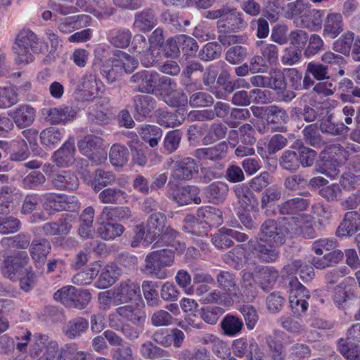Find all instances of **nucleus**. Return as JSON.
<instances>
[{"instance_id": "nucleus-15", "label": "nucleus", "mask_w": 360, "mask_h": 360, "mask_svg": "<svg viewBox=\"0 0 360 360\" xmlns=\"http://www.w3.org/2000/svg\"><path fill=\"white\" fill-rule=\"evenodd\" d=\"M41 112L46 122L51 124L65 125L74 120L77 110L71 105H61L57 107L44 108Z\"/></svg>"}, {"instance_id": "nucleus-22", "label": "nucleus", "mask_w": 360, "mask_h": 360, "mask_svg": "<svg viewBox=\"0 0 360 360\" xmlns=\"http://www.w3.org/2000/svg\"><path fill=\"white\" fill-rule=\"evenodd\" d=\"M54 17V20H58L57 27L58 30L65 34L89 26L92 20L91 17L86 14L64 17L59 20L55 15Z\"/></svg>"}, {"instance_id": "nucleus-28", "label": "nucleus", "mask_w": 360, "mask_h": 360, "mask_svg": "<svg viewBox=\"0 0 360 360\" xmlns=\"http://www.w3.org/2000/svg\"><path fill=\"white\" fill-rule=\"evenodd\" d=\"M157 24V19L153 11L145 8L134 15L132 27L138 32H147L150 31Z\"/></svg>"}, {"instance_id": "nucleus-53", "label": "nucleus", "mask_w": 360, "mask_h": 360, "mask_svg": "<svg viewBox=\"0 0 360 360\" xmlns=\"http://www.w3.org/2000/svg\"><path fill=\"white\" fill-rule=\"evenodd\" d=\"M278 162L283 169L291 172H295L300 168L298 154L294 150H285L279 158Z\"/></svg>"}, {"instance_id": "nucleus-45", "label": "nucleus", "mask_w": 360, "mask_h": 360, "mask_svg": "<svg viewBox=\"0 0 360 360\" xmlns=\"http://www.w3.org/2000/svg\"><path fill=\"white\" fill-rule=\"evenodd\" d=\"M133 101L135 110L142 117L148 115L155 108V100L148 95H136Z\"/></svg>"}, {"instance_id": "nucleus-14", "label": "nucleus", "mask_w": 360, "mask_h": 360, "mask_svg": "<svg viewBox=\"0 0 360 360\" xmlns=\"http://www.w3.org/2000/svg\"><path fill=\"white\" fill-rule=\"evenodd\" d=\"M249 252L252 259H257L262 262H274L279 257V251L276 249L279 245L266 243L256 238L250 240L248 243Z\"/></svg>"}, {"instance_id": "nucleus-9", "label": "nucleus", "mask_w": 360, "mask_h": 360, "mask_svg": "<svg viewBox=\"0 0 360 360\" xmlns=\"http://www.w3.org/2000/svg\"><path fill=\"white\" fill-rule=\"evenodd\" d=\"M289 302L294 314L301 316L307 309V300L310 297L309 290L300 283L296 277L289 278Z\"/></svg>"}, {"instance_id": "nucleus-56", "label": "nucleus", "mask_w": 360, "mask_h": 360, "mask_svg": "<svg viewBox=\"0 0 360 360\" xmlns=\"http://www.w3.org/2000/svg\"><path fill=\"white\" fill-rule=\"evenodd\" d=\"M228 128L222 123H214L211 125L206 135L202 139L204 145L211 144L224 139L227 134Z\"/></svg>"}, {"instance_id": "nucleus-32", "label": "nucleus", "mask_w": 360, "mask_h": 360, "mask_svg": "<svg viewBox=\"0 0 360 360\" xmlns=\"http://www.w3.org/2000/svg\"><path fill=\"white\" fill-rule=\"evenodd\" d=\"M36 111L30 105H20L10 114L15 124L19 128H25L32 124Z\"/></svg>"}, {"instance_id": "nucleus-59", "label": "nucleus", "mask_w": 360, "mask_h": 360, "mask_svg": "<svg viewBox=\"0 0 360 360\" xmlns=\"http://www.w3.org/2000/svg\"><path fill=\"white\" fill-rule=\"evenodd\" d=\"M91 13L98 19L109 18L115 13V9L108 0H91Z\"/></svg>"}, {"instance_id": "nucleus-29", "label": "nucleus", "mask_w": 360, "mask_h": 360, "mask_svg": "<svg viewBox=\"0 0 360 360\" xmlns=\"http://www.w3.org/2000/svg\"><path fill=\"white\" fill-rule=\"evenodd\" d=\"M117 184L121 188H125L128 181L124 179H116L115 175L109 171L97 169L95 172L94 184V191L98 192L102 188Z\"/></svg>"}, {"instance_id": "nucleus-12", "label": "nucleus", "mask_w": 360, "mask_h": 360, "mask_svg": "<svg viewBox=\"0 0 360 360\" xmlns=\"http://www.w3.org/2000/svg\"><path fill=\"white\" fill-rule=\"evenodd\" d=\"M71 84L75 85V91L86 101H90L99 96L102 83L94 72H86L77 83L72 79Z\"/></svg>"}, {"instance_id": "nucleus-31", "label": "nucleus", "mask_w": 360, "mask_h": 360, "mask_svg": "<svg viewBox=\"0 0 360 360\" xmlns=\"http://www.w3.org/2000/svg\"><path fill=\"white\" fill-rule=\"evenodd\" d=\"M343 31L342 14L331 13L327 15L324 24L323 36L335 39Z\"/></svg>"}, {"instance_id": "nucleus-37", "label": "nucleus", "mask_w": 360, "mask_h": 360, "mask_svg": "<svg viewBox=\"0 0 360 360\" xmlns=\"http://www.w3.org/2000/svg\"><path fill=\"white\" fill-rule=\"evenodd\" d=\"M131 32L125 27L112 29L109 31L108 39L110 44L115 48L126 49L131 42Z\"/></svg>"}, {"instance_id": "nucleus-64", "label": "nucleus", "mask_w": 360, "mask_h": 360, "mask_svg": "<svg viewBox=\"0 0 360 360\" xmlns=\"http://www.w3.org/2000/svg\"><path fill=\"white\" fill-rule=\"evenodd\" d=\"M128 150L124 146L115 144L110 150V160L116 167L123 166L128 160Z\"/></svg>"}, {"instance_id": "nucleus-24", "label": "nucleus", "mask_w": 360, "mask_h": 360, "mask_svg": "<svg viewBox=\"0 0 360 360\" xmlns=\"http://www.w3.org/2000/svg\"><path fill=\"white\" fill-rule=\"evenodd\" d=\"M198 171V165L191 158H185L175 162V167L171 174V178L177 181H186L192 179Z\"/></svg>"}, {"instance_id": "nucleus-38", "label": "nucleus", "mask_w": 360, "mask_h": 360, "mask_svg": "<svg viewBox=\"0 0 360 360\" xmlns=\"http://www.w3.org/2000/svg\"><path fill=\"white\" fill-rule=\"evenodd\" d=\"M237 202L244 210L252 208L256 202L255 197L251 189L245 184H237L233 188Z\"/></svg>"}, {"instance_id": "nucleus-17", "label": "nucleus", "mask_w": 360, "mask_h": 360, "mask_svg": "<svg viewBox=\"0 0 360 360\" xmlns=\"http://www.w3.org/2000/svg\"><path fill=\"white\" fill-rule=\"evenodd\" d=\"M224 261L229 266L236 269L247 266L248 269H257V263L251 257L249 248L245 252L242 245H238L224 256Z\"/></svg>"}, {"instance_id": "nucleus-7", "label": "nucleus", "mask_w": 360, "mask_h": 360, "mask_svg": "<svg viewBox=\"0 0 360 360\" xmlns=\"http://www.w3.org/2000/svg\"><path fill=\"white\" fill-rule=\"evenodd\" d=\"M302 196L305 197L300 198L296 197L289 199L278 206V212L282 215H288V217L283 218L282 220L284 222H288V220L290 217H299L296 224H293L294 230L296 231L297 228L302 227V222L304 221V215L300 214V212H303L307 209L311 203L309 198H307L310 195L308 191L302 193Z\"/></svg>"}, {"instance_id": "nucleus-39", "label": "nucleus", "mask_w": 360, "mask_h": 360, "mask_svg": "<svg viewBox=\"0 0 360 360\" xmlns=\"http://www.w3.org/2000/svg\"><path fill=\"white\" fill-rule=\"evenodd\" d=\"M89 321L83 317H77L69 321L63 327V331L69 339L80 337L88 329Z\"/></svg>"}, {"instance_id": "nucleus-5", "label": "nucleus", "mask_w": 360, "mask_h": 360, "mask_svg": "<svg viewBox=\"0 0 360 360\" xmlns=\"http://www.w3.org/2000/svg\"><path fill=\"white\" fill-rule=\"evenodd\" d=\"M130 82L136 84V90L143 93H153L158 84H168L171 89L176 87V84L167 77H160V75L152 70L137 72L130 77Z\"/></svg>"}, {"instance_id": "nucleus-3", "label": "nucleus", "mask_w": 360, "mask_h": 360, "mask_svg": "<svg viewBox=\"0 0 360 360\" xmlns=\"http://www.w3.org/2000/svg\"><path fill=\"white\" fill-rule=\"evenodd\" d=\"M299 218V217H290L288 219L290 221L288 222L267 219L261 225L257 238L262 241H266V243L282 245L285 241L286 236L295 231L293 224H296L297 221L296 219Z\"/></svg>"}, {"instance_id": "nucleus-63", "label": "nucleus", "mask_w": 360, "mask_h": 360, "mask_svg": "<svg viewBox=\"0 0 360 360\" xmlns=\"http://www.w3.org/2000/svg\"><path fill=\"white\" fill-rule=\"evenodd\" d=\"M18 102V95L13 86L0 87V108H8Z\"/></svg>"}, {"instance_id": "nucleus-2", "label": "nucleus", "mask_w": 360, "mask_h": 360, "mask_svg": "<svg viewBox=\"0 0 360 360\" xmlns=\"http://www.w3.org/2000/svg\"><path fill=\"white\" fill-rule=\"evenodd\" d=\"M174 263V252L169 249L155 250L148 253L145 258V265L142 271L150 277L162 280L169 276L167 267Z\"/></svg>"}, {"instance_id": "nucleus-19", "label": "nucleus", "mask_w": 360, "mask_h": 360, "mask_svg": "<svg viewBox=\"0 0 360 360\" xmlns=\"http://www.w3.org/2000/svg\"><path fill=\"white\" fill-rule=\"evenodd\" d=\"M226 15L224 20L217 21V27L221 32H238L247 27V22L243 18V14L236 8L226 6Z\"/></svg>"}, {"instance_id": "nucleus-61", "label": "nucleus", "mask_w": 360, "mask_h": 360, "mask_svg": "<svg viewBox=\"0 0 360 360\" xmlns=\"http://www.w3.org/2000/svg\"><path fill=\"white\" fill-rule=\"evenodd\" d=\"M309 184L308 179L302 173H297L287 176L284 179L283 186L290 191H297L304 188Z\"/></svg>"}, {"instance_id": "nucleus-16", "label": "nucleus", "mask_w": 360, "mask_h": 360, "mask_svg": "<svg viewBox=\"0 0 360 360\" xmlns=\"http://www.w3.org/2000/svg\"><path fill=\"white\" fill-rule=\"evenodd\" d=\"M140 295L139 283L129 279L123 281L114 289L113 305L118 306L132 302L139 297Z\"/></svg>"}, {"instance_id": "nucleus-43", "label": "nucleus", "mask_w": 360, "mask_h": 360, "mask_svg": "<svg viewBox=\"0 0 360 360\" xmlns=\"http://www.w3.org/2000/svg\"><path fill=\"white\" fill-rule=\"evenodd\" d=\"M224 334L228 337H234L239 335L243 328L244 324L242 319L232 315L226 314L220 323Z\"/></svg>"}, {"instance_id": "nucleus-58", "label": "nucleus", "mask_w": 360, "mask_h": 360, "mask_svg": "<svg viewBox=\"0 0 360 360\" xmlns=\"http://www.w3.org/2000/svg\"><path fill=\"white\" fill-rule=\"evenodd\" d=\"M257 269H254L257 274V279L264 286L276 282L278 278V271L272 266H260Z\"/></svg>"}, {"instance_id": "nucleus-47", "label": "nucleus", "mask_w": 360, "mask_h": 360, "mask_svg": "<svg viewBox=\"0 0 360 360\" xmlns=\"http://www.w3.org/2000/svg\"><path fill=\"white\" fill-rule=\"evenodd\" d=\"M157 122L165 127L174 128L181 124L184 120V117L180 113H172L165 110H158L155 112Z\"/></svg>"}, {"instance_id": "nucleus-60", "label": "nucleus", "mask_w": 360, "mask_h": 360, "mask_svg": "<svg viewBox=\"0 0 360 360\" xmlns=\"http://www.w3.org/2000/svg\"><path fill=\"white\" fill-rule=\"evenodd\" d=\"M304 141L313 146L321 147L323 144L322 136L319 132L316 124H310L307 125L302 131Z\"/></svg>"}, {"instance_id": "nucleus-51", "label": "nucleus", "mask_w": 360, "mask_h": 360, "mask_svg": "<svg viewBox=\"0 0 360 360\" xmlns=\"http://www.w3.org/2000/svg\"><path fill=\"white\" fill-rule=\"evenodd\" d=\"M72 228L71 224L66 220L60 219L58 222H49L43 225L42 231L46 236L56 235H67Z\"/></svg>"}, {"instance_id": "nucleus-48", "label": "nucleus", "mask_w": 360, "mask_h": 360, "mask_svg": "<svg viewBox=\"0 0 360 360\" xmlns=\"http://www.w3.org/2000/svg\"><path fill=\"white\" fill-rule=\"evenodd\" d=\"M101 74L107 79L108 83H113L123 74L114 57L107 60L101 66Z\"/></svg>"}, {"instance_id": "nucleus-41", "label": "nucleus", "mask_w": 360, "mask_h": 360, "mask_svg": "<svg viewBox=\"0 0 360 360\" xmlns=\"http://www.w3.org/2000/svg\"><path fill=\"white\" fill-rule=\"evenodd\" d=\"M319 129L322 133L332 136L345 134L349 131V128L343 123H335L331 114L322 117Z\"/></svg>"}, {"instance_id": "nucleus-35", "label": "nucleus", "mask_w": 360, "mask_h": 360, "mask_svg": "<svg viewBox=\"0 0 360 360\" xmlns=\"http://www.w3.org/2000/svg\"><path fill=\"white\" fill-rule=\"evenodd\" d=\"M121 275V269L115 264L106 265L102 270L100 276L95 283L99 289L107 288L113 285Z\"/></svg>"}, {"instance_id": "nucleus-13", "label": "nucleus", "mask_w": 360, "mask_h": 360, "mask_svg": "<svg viewBox=\"0 0 360 360\" xmlns=\"http://www.w3.org/2000/svg\"><path fill=\"white\" fill-rule=\"evenodd\" d=\"M29 257L25 251H18L6 257L1 265V270L4 276L15 280L22 274L23 269L29 262Z\"/></svg>"}, {"instance_id": "nucleus-46", "label": "nucleus", "mask_w": 360, "mask_h": 360, "mask_svg": "<svg viewBox=\"0 0 360 360\" xmlns=\"http://www.w3.org/2000/svg\"><path fill=\"white\" fill-rule=\"evenodd\" d=\"M98 234L105 240H114L120 236L124 231L122 224L110 222H98Z\"/></svg>"}, {"instance_id": "nucleus-27", "label": "nucleus", "mask_w": 360, "mask_h": 360, "mask_svg": "<svg viewBox=\"0 0 360 360\" xmlns=\"http://www.w3.org/2000/svg\"><path fill=\"white\" fill-rule=\"evenodd\" d=\"M360 229V213L356 211L346 212L343 221L336 231L338 237L351 236Z\"/></svg>"}, {"instance_id": "nucleus-40", "label": "nucleus", "mask_w": 360, "mask_h": 360, "mask_svg": "<svg viewBox=\"0 0 360 360\" xmlns=\"http://www.w3.org/2000/svg\"><path fill=\"white\" fill-rule=\"evenodd\" d=\"M52 184L58 190L73 191L77 188L79 181L73 173L65 171L55 175L52 179Z\"/></svg>"}, {"instance_id": "nucleus-23", "label": "nucleus", "mask_w": 360, "mask_h": 360, "mask_svg": "<svg viewBox=\"0 0 360 360\" xmlns=\"http://www.w3.org/2000/svg\"><path fill=\"white\" fill-rule=\"evenodd\" d=\"M228 149V143L224 141L212 147L195 150L194 156L199 160L220 161L226 157Z\"/></svg>"}, {"instance_id": "nucleus-25", "label": "nucleus", "mask_w": 360, "mask_h": 360, "mask_svg": "<svg viewBox=\"0 0 360 360\" xmlns=\"http://www.w3.org/2000/svg\"><path fill=\"white\" fill-rule=\"evenodd\" d=\"M75 139L70 137L58 150L54 152L52 156L53 161L59 167H69L75 160Z\"/></svg>"}, {"instance_id": "nucleus-44", "label": "nucleus", "mask_w": 360, "mask_h": 360, "mask_svg": "<svg viewBox=\"0 0 360 360\" xmlns=\"http://www.w3.org/2000/svg\"><path fill=\"white\" fill-rule=\"evenodd\" d=\"M324 11L313 9L301 17L302 27L311 31H319L322 27Z\"/></svg>"}, {"instance_id": "nucleus-54", "label": "nucleus", "mask_w": 360, "mask_h": 360, "mask_svg": "<svg viewBox=\"0 0 360 360\" xmlns=\"http://www.w3.org/2000/svg\"><path fill=\"white\" fill-rule=\"evenodd\" d=\"M63 129L56 127H49L43 130L40 134L41 142L47 147H51L58 143L63 137Z\"/></svg>"}, {"instance_id": "nucleus-10", "label": "nucleus", "mask_w": 360, "mask_h": 360, "mask_svg": "<svg viewBox=\"0 0 360 360\" xmlns=\"http://www.w3.org/2000/svg\"><path fill=\"white\" fill-rule=\"evenodd\" d=\"M41 202L43 207L50 212L63 210L74 212L79 207V201L75 196H68L54 193H46L42 195Z\"/></svg>"}, {"instance_id": "nucleus-4", "label": "nucleus", "mask_w": 360, "mask_h": 360, "mask_svg": "<svg viewBox=\"0 0 360 360\" xmlns=\"http://www.w3.org/2000/svg\"><path fill=\"white\" fill-rule=\"evenodd\" d=\"M53 298L66 307L81 310L89 304L91 295L89 290L77 289L72 285H66L58 290L54 293Z\"/></svg>"}, {"instance_id": "nucleus-20", "label": "nucleus", "mask_w": 360, "mask_h": 360, "mask_svg": "<svg viewBox=\"0 0 360 360\" xmlns=\"http://www.w3.org/2000/svg\"><path fill=\"white\" fill-rule=\"evenodd\" d=\"M168 197L180 206L188 205L192 202L198 205L201 202L199 188L195 186H183L175 190L171 188Z\"/></svg>"}, {"instance_id": "nucleus-6", "label": "nucleus", "mask_w": 360, "mask_h": 360, "mask_svg": "<svg viewBox=\"0 0 360 360\" xmlns=\"http://www.w3.org/2000/svg\"><path fill=\"white\" fill-rule=\"evenodd\" d=\"M322 154L326 159L322 173L330 178L338 174L339 166L345 164L348 160L345 147L338 143L328 145L323 150Z\"/></svg>"}, {"instance_id": "nucleus-52", "label": "nucleus", "mask_w": 360, "mask_h": 360, "mask_svg": "<svg viewBox=\"0 0 360 360\" xmlns=\"http://www.w3.org/2000/svg\"><path fill=\"white\" fill-rule=\"evenodd\" d=\"M100 264L94 263L86 271H80L75 274L72 281L74 284L84 285L90 284L92 281L98 276L100 271Z\"/></svg>"}, {"instance_id": "nucleus-34", "label": "nucleus", "mask_w": 360, "mask_h": 360, "mask_svg": "<svg viewBox=\"0 0 360 360\" xmlns=\"http://www.w3.org/2000/svg\"><path fill=\"white\" fill-rule=\"evenodd\" d=\"M166 217L161 212L153 213L149 218L147 224V233L144 238L146 244L150 243L156 236H160L165 228Z\"/></svg>"}, {"instance_id": "nucleus-50", "label": "nucleus", "mask_w": 360, "mask_h": 360, "mask_svg": "<svg viewBox=\"0 0 360 360\" xmlns=\"http://www.w3.org/2000/svg\"><path fill=\"white\" fill-rule=\"evenodd\" d=\"M114 58L118 63L122 72L130 73L139 65V61L127 53L122 51H116Z\"/></svg>"}, {"instance_id": "nucleus-21", "label": "nucleus", "mask_w": 360, "mask_h": 360, "mask_svg": "<svg viewBox=\"0 0 360 360\" xmlns=\"http://www.w3.org/2000/svg\"><path fill=\"white\" fill-rule=\"evenodd\" d=\"M289 120L286 111L277 105H270L266 108L267 129L272 131L283 132L286 130L283 126Z\"/></svg>"}, {"instance_id": "nucleus-11", "label": "nucleus", "mask_w": 360, "mask_h": 360, "mask_svg": "<svg viewBox=\"0 0 360 360\" xmlns=\"http://www.w3.org/2000/svg\"><path fill=\"white\" fill-rule=\"evenodd\" d=\"M77 147L96 165L102 164L107 158V152L102 148V139L98 136H85L78 142Z\"/></svg>"}, {"instance_id": "nucleus-18", "label": "nucleus", "mask_w": 360, "mask_h": 360, "mask_svg": "<svg viewBox=\"0 0 360 360\" xmlns=\"http://www.w3.org/2000/svg\"><path fill=\"white\" fill-rule=\"evenodd\" d=\"M211 214L210 210H206L205 212H199L197 216H186L183 221V230L197 236L205 235L211 227V222L203 217L208 219Z\"/></svg>"}, {"instance_id": "nucleus-42", "label": "nucleus", "mask_w": 360, "mask_h": 360, "mask_svg": "<svg viewBox=\"0 0 360 360\" xmlns=\"http://www.w3.org/2000/svg\"><path fill=\"white\" fill-rule=\"evenodd\" d=\"M122 188L121 187L105 188L99 193L98 199L103 204H121L128 198V195Z\"/></svg>"}, {"instance_id": "nucleus-36", "label": "nucleus", "mask_w": 360, "mask_h": 360, "mask_svg": "<svg viewBox=\"0 0 360 360\" xmlns=\"http://www.w3.org/2000/svg\"><path fill=\"white\" fill-rule=\"evenodd\" d=\"M51 248V244L48 240L44 238L34 239L30 245V255L37 264L41 265L44 263Z\"/></svg>"}, {"instance_id": "nucleus-57", "label": "nucleus", "mask_w": 360, "mask_h": 360, "mask_svg": "<svg viewBox=\"0 0 360 360\" xmlns=\"http://www.w3.org/2000/svg\"><path fill=\"white\" fill-rule=\"evenodd\" d=\"M282 195V189L280 186L274 185L266 188L261 195V208L266 210L272 204L278 201Z\"/></svg>"}, {"instance_id": "nucleus-30", "label": "nucleus", "mask_w": 360, "mask_h": 360, "mask_svg": "<svg viewBox=\"0 0 360 360\" xmlns=\"http://www.w3.org/2000/svg\"><path fill=\"white\" fill-rule=\"evenodd\" d=\"M229 186L223 181H214L205 188V195L212 204L223 203L229 193Z\"/></svg>"}, {"instance_id": "nucleus-8", "label": "nucleus", "mask_w": 360, "mask_h": 360, "mask_svg": "<svg viewBox=\"0 0 360 360\" xmlns=\"http://www.w3.org/2000/svg\"><path fill=\"white\" fill-rule=\"evenodd\" d=\"M30 355L34 360H54L58 354V345L47 335L36 334L30 347Z\"/></svg>"}, {"instance_id": "nucleus-26", "label": "nucleus", "mask_w": 360, "mask_h": 360, "mask_svg": "<svg viewBox=\"0 0 360 360\" xmlns=\"http://www.w3.org/2000/svg\"><path fill=\"white\" fill-rule=\"evenodd\" d=\"M115 314L136 326L143 324L146 318L145 312L137 304L119 307L116 308Z\"/></svg>"}, {"instance_id": "nucleus-33", "label": "nucleus", "mask_w": 360, "mask_h": 360, "mask_svg": "<svg viewBox=\"0 0 360 360\" xmlns=\"http://www.w3.org/2000/svg\"><path fill=\"white\" fill-rule=\"evenodd\" d=\"M257 349V343L254 339L248 340L240 338L234 340L232 343V350L235 356L245 358V360H253L252 352Z\"/></svg>"}, {"instance_id": "nucleus-1", "label": "nucleus", "mask_w": 360, "mask_h": 360, "mask_svg": "<svg viewBox=\"0 0 360 360\" xmlns=\"http://www.w3.org/2000/svg\"><path fill=\"white\" fill-rule=\"evenodd\" d=\"M46 49L47 46L39 41L33 32L30 30H22L18 34L13 46L16 54V63L28 64L34 60L32 52L39 53Z\"/></svg>"}, {"instance_id": "nucleus-49", "label": "nucleus", "mask_w": 360, "mask_h": 360, "mask_svg": "<svg viewBox=\"0 0 360 360\" xmlns=\"http://www.w3.org/2000/svg\"><path fill=\"white\" fill-rule=\"evenodd\" d=\"M140 135L143 140L153 148L158 145L162 136V131L157 126L146 124L141 127Z\"/></svg>"}, {"instance_id": "nucleus-55", "label": "nucleus", "mask_w": 360, "mask_h": 360, "mask_svg": "<svg viewBox=\"0 0 360 360\" xmlns=\"http://www.w3.org/2000/svg\"><path fill=\"white\" fill-rule=\"evenodd\" d=\"M338 349L347 360H360V347L352 340L340 339Z\"/></svg>"}, {"instance_id": "nucleus-62", "label": "nucleus", "mask_w": 360, "mask_h": 360, "mask_svg": "<svg viewBox=\"0 0 360 360\" xmlns=\"http://www.w3.org/2000/svg\"><path fill=\"white\" fill-rule=\"evenodd\" d=\"M255 46L259 49L262 57L270 64H273L277 61L278 49L276 45L259 40L255 42Z\"/></svg>"}]
</instances>
